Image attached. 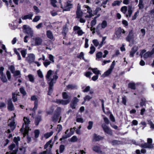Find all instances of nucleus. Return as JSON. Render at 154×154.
<instances>
[{"instance_id":"38","label":"nucleus","mask_w":154,"mask_h":154,"mask_svg":"<svg viewBox=\"0 0 154 154\" xmlns=\"http://www.w3.org/2000/svg\"><path fill=\"white\" fill-rule=\"evenodd\" d=\"M41 119L40 116L37 117L35 119V124L36 125H38L39 123V122L41 121Z\"/></svg>"},{"instance_id":"60","label":"nucleus","mask_w":154,"mask_h":154,"mask_svg":"<svg viewBox=\"0 0 154 154\" xmlns=\"http://www.w3.org/2000/svg\"><path fill=\"white\" fill-rule=\"evenodd\" d=\"M6 75L8 80L9 81H10L11 76L10 72L9 71H7Z\"/></svg>"},{"instance_id":"17","label":"nucleus","mask_w":154,"mask_h":154,"mask_svg":"<svg viewBox=\"0 0 154 154\" xmlns=\"http://www.w3.org/2000/svg\"><path fill=\"white\" fill-rule=\"evenodd\" d=\"M112 71V68H110L107 71L104 72V74L101 75V77L103 78L109 75Z\"/></svg>"},{"instance_id":"39","label":"nucleus","mask_w":154,"mask_h":154,"mask_svg":"<svg viewBox=\"0 0 154 154\" xmlns=\"http://www.w3.org/2000/svg\"><path fill=\"white\" fill-rule=\"evenodd\" d=\"M84 54L82 52H81L80 53L79 55L77 56V57L78 58L81 59L82 58L83 60H84Z\"/></svg>"},{"instance_id":"25","label":"nucleus","mask_w":154,"mask_h":154,"mask_svg":"<svg viewBox=\"0 0 154 154\" xmlns=\"http://www.w3.org/2000/svg\"><path fill=\"white\" fill-rule=\"evenodd\" d=\"M28 78L29 81L32 82H34V79L33 76L31 74L27 76L26 77V78L27 79V78Z\"/></svg>"},{"instance_id":"9","label":"nucleus","mask_w":154,"mask_h":154,"mask_svg":"<svg viewBox=\"0 0 154 154\" xmlns=\"http://www.w3.org/2000/svg\"><path fill=\"white\" fill-rule=\"evenodd\" d=\"M23 29L25 30L26 33L31 36H32L33 35V31L32 30L31 28L29 27H27L26 25H25L23 26Z\"/></svg>"},{"instance_id":"14","label":"nucleus","mask_w":154,"mask_h":154,"mask_svg":"<svg viewBox=\"0 0 154 154\" xmlns=\"http://www.w3.org/2000/svg\"><path fill=\"white\" fill-rule=\"evenodd\" d=\"M141 146L144 148H148L150 149H152L154 147V144H148L147 143H145L141 144Z\"/></svg>"},{"instance_id":"10","label":"nucleus","mask_w":154,"mask_h":154,"mask_svg":"<svg viewBox=\"0 0 154 154\" xmlns=\"http://www.w3.org/2000/svg\"><path fill=\"white\" fill-rule=\"evenodd\" d=\"M102 127L105 133L109 135L112 134L111 130L105 124H103Z\"/></svg>"},{"instance_id":"22","label":"nucleus","mask_w":154,"mask_h":154,"mask_svg":"<svg viewBox=\"0 0 154 154\" xmlns=\"http://www.w3.org/2000/svg\"><path fill=\"white\" fill-rule=\"evenodd\" d=\"M46 35L48 38L52 40L53 38V35L50 30H48L46 32Z\"/></svg>"},{"instance_id":"47","label":"nucleus","mask_w":154,"mask_h":154,"mask_svg":"<svg viewBox=\"0 0 154 154\" xmlns=\"http://www.w3.org/2000/svg\"><path fill=\"white\" fill-rule=\"evenodd\" d=\"M93 125V122L92 121H89L88 122V126L87 128L88 130H90L92 128Z\"/></svg>"},{"instance_id":"64","label":"nucleus","mask_w":154,"mask_h":154,"mask_svg":"<svg viewBox=\"0 0 154 154\" xmlns=\"http://www.w3.org/2000/svg\"><path fill=\"white\" fill-rule=\"evenodd\" d=\"M26 149L24 148H23L22 149H20V151L19 153L20 154H24L25 152Z\"/></svg>"},{"instance_id":"58","label":"nucleus","mask_w":154,"mask_h":154,"mask_svg":"<svg viewBox=\"0 0 154 154\" xmlns=\"http://www.w3.org/2000/svg\"><path fill=\"white\" fill-rule=\"evenodd\" d=\"M85 48H87L88 47V38L85 39Z\"/></svg>"},{"instance_id":"16","label":"nucleus","mask_w":154,"mask_h":154,"mask_svg":"<svg viewBox=\"0 0 154 154\" xmlns=\"http://www.w3.org/2000/svg\"><path fill=\"white\" fill-rule=\"evenodd\" d=\"M68 29L67 26V24H66L63 26V29L62 31V33L64 37H65L66 35V33L68 31Z\"/></svg>"},{"instance_id":"6","label":"nucleus","mask_w":154,"mask_h":154,"mask_svg":"<svg viewBox=\"0 0 154 154\" xmlns=\"http://www.w3.org/2000/svg\"><path fill=\"white\" fill-rule=\"evenodd\" d=\"M35 59V55L33 54H29L26 58V60L30 64L33 63Z\"/></svg>"},{"instance_id":"35","label":"nucleus","mask_w":154,"mask_h":154,"mask_svg":"<svg viewBox=\"0 0 154 154\" xmlns=\"http://www.w3.org/2000/svg\"><path fill=\"white\" fill-rule=\"evenodd\" d=\"M78 138L76 136H74L70 139V141L72 142H75L78 140Z\"/></svg>"},{"instance_id":"40","label":"nucleus","mask_w":154,"mask_h":154,"mask_svg":"<svg viewBox=\"0 0 154 154\" xmlns=\"http://www.w3.org/2000/svg\"><path fill=\"white\" fill-rule=\"evenodd\" d=\"M92 98L89 95H87L84 98V101L83 102L82 104L85 103L86 101H89Z\"/></svg>"},{"instance_id":"27","label":"nucleus","mask_w":154,"mask_h":154,"mask_svg":"<svg viewBox=\"0 0 154 154\" xmlns=\"http://www.w3.org/2000/svg\"><path fill=\"white\" fill-rule=\"evenodd\" d=\"M0 79L3 82H6L8 81V80L4 75H1L0 76Z\"/></svg>"},{"instance_id":"36","label":"nucleus","mask_w":154,"mask_h":154,"mask_svg":"<svg viewBox=\"0 0 154 154\" xmlns=\"http://www.w3.org/2000/svg\"><path fill=\"white\" fill-rule=\"evenodd\" d=\"M20 53H21L22 57L23 58H25L27 54L26 49L21 50V51H20Z\"/></svg>"},{"instance_id":"12","label":"nucleus","mask_w":154,"mask_h":154,"mask_svg":"<svg viewBox=\"0 0 154 154\" xmlns=\"http://www.w3.org/2000/svg\"><path fill=\"white\" fill-rule=\"evenodd\" d=\"M35 40V45L39 46L40 45L42 42V39L39 37H36L33 38Z\"/></svg>"},{"instance_id":"46","label":"nucleus","mask_w":154,"mask_h":154,"mask_svg":"<svg viewBox=\"0 0 154 154\" xmlns=\"http://www.w3.org/2000/svg\"><path fill=\"white\" fill-rule=\"evenodd\" d=\"M20 138L19 137H14V142L17 145L18 144V142L20 141Z\"/></svg>"},{"instance_id":"42","label":"nucleus","mask_w":154,"mask_h":154,"mask_svg":"<svg viewBox=\"0 0 154 154\" xmlns=\"http://www.w3.org/2000/svg\"><path fill=\"white\" fill-rule=\"evenodd\" d=\"M93 72L96 74L98 75L100 73V71L98 70L97 68H94L92 69Z\"/></svg>"},{"instance_id":"44","label":"nucleus","mask_w":154,"mask_h":154,"mask_svg":"<svg viewBox=\"0 0 154 154\" xmlns=\"http://www.w3.org/2000/svg\"><path fill=\"white\" fill-rule=\"evenodd\" d=\"M121 10L124 13H125L127 10V7L126 6H123L122 7Z\"/></svg>"},{"instance_id":"28","label":"nucleus","mask_w":154,"mask_h":154,"mask_svg":"<svg viewBox=\"0 0 154 154\" xmlns=\"http://www.w3.org/2000/svg\"><path fill=\"white\" fill-rule=\"evenodd\" d=\"M53 134V132H48L44 134V136L46 139H47L51 136Z\"/></svg>"},{"instance_id":"55","label":"nucleus","mask_w":154,"mask_h":154,"mask_svg":"<svg viewBox=\"0 0 154 154\" xmlns=\"http://www.w3.org/2000/svg\"><path fill=\"white\" fill-rule=\"evenodd\" d=\"M148 124L150 126V127L152 129H154V124L151 121L149 120L148 121Z\"/></svg>"},{"instance_id":"41","label":"nucleus","mask_w":154,"mask_h":154,"mask_svg":"<svg viewBox=\"0 0 154 154\" xmlns=\"http://www.w3.org/2000/svg\"><path fill=\"white\" fill-rule=\"evenodd\" d=\"M102 55V52L100 51L98 52L96 55V57L97 58L100 59V58Z\"/></svg>"},{"instance_id":"53","label":"nucleus","mask_w":154,"mask_h":154,"mask_svg":"<svg viewBox=\"0 0 154 154\" xmlns=\"http://www.w3.org/2000/svg\"><path fill=\"white\" fill-rule=\"evenodd\" d=\"M97 23L96 20L94 19L92 20L91 23V26L92 27H93Z\"/></svg>"},{"instance_id":"26","label":"nucleus","mask_w":154,"mask_h":154,"mask_svg":"<svg viewBox=\"0 0 154 154\" xmlns=\"http://www.w3.org/2000/svg\"><path fill=\"white\" fill-rule=\"evenodd\" d=\"M146 100L145 98H142L141 99V102L140 103V106L141 107L143 106H146Z\"/></svg>"},{"instance_id":"23","label":"nucleus","mask_w":154,"mask_h":154,"mask_svg":"<svg viewBox=\"0 0 154 154\" xmlns=\"http://www.w3.org/2000/svg\"><path fill=\"white\" fill-rule=\"evenodd\" d=\"M33 15V14H29L24 16L23 17H22V19L23 20H26L27 19H31Z\"/></svg>"},{"instance_id":"32","label":"nucleus","mask_w":154,"mask_h":154,"mask_svg":"<svg viewBox=\"0 0 154 154\" xmlns=\"http://www.w3.org/2000/svg\"><path fill=\"white\" fill-rule=\"evenodd\" d=\"M128 87L133 90L135 89V85L134 83H130L128 84Z\"/></svg>"},{"instance_id":"48","label":"nucleus","mask_w":154,"mask_h":154,"mask_svg":"<svg viewBox=\"0 0 154 154\" xmlns=\"http://www.w3.org/2000/svg\"><path fill=\"white\" fill-rule=\"evenodd\" d=\"M76 121L78 122L83 123L84 122L83 119L81 117H77Z\"/></svg>"},{"instance_id":"19","label":"nucleus","mask_w":154,"mask_h":154,"mask_svg":"<svg viewBox=\"0 0 154 154\" xmlns=\"http://www.w3.org/2000/svg\"><path fill=\"white\" fill-rule=\"evenodd\" d=\"M12 73L14 74V77H17L20 78L21 77L20 72L19 70L14 71L13 69L11 70Z\"/></svg>"},{"instance_id":"54","label":"nucleus","mask_w":154,"mask_h":154,"mask_svg":"<svg viewBox=\"0 0 154 154\" xmlns=\"http://www.w3.org/2000/svg\"><path fill=\"white\" fill-rule=\"evenodd\" d=\"M92 42H93V43L94 44V45L96 47L99 44V43L98 42L97 40V39L93 40L92 41Z\"/></svg>"},{"instance_id":"1","label":"nucleus","mask_w":154,"mask_h":154,"mask_svg":"<svg viewBox=\"0 0 154 154\" xmlns=\"http://www.w3.org/2000/svg\"><path fill=\"white\" fill-rule=\"evenodd\" d=\"M62 97L64 100H57L55 102L57 103L63 105H66L70 102L71 100L70 97L69 96L66 92L63 93Z\"/></svg>"},{"instance_id":"31","label":"nucleus","mask_w":154,"mask_h":154,"mask_svg":"<svg viewBox=\"0 0 154 154\" xmlns=\"http://www.w3.org/2000/svg\"><path fill=\"white\" fill-rule=\"evenodd\" d=\"M128 16L130 17L131 16V15L132 13L131 6L129 5L128 6Z\"/></svg>"},{"instance_id":"11","label":"nucleus","mask_w":154,"mask_h":154,"mask_svg":"<svg viewBox=\"0 0 154 154\" xmlns=\"http://www.w3.org/2000/svg\"><path fill=\"white\" fill-rule=\"evenodd\" d=\"M73 5L72 4L69 3L67 2L65 5H64V9H63V11H69L72 8Z\"/></svg>"},{"instance_id":"24","label":"nucleus","mask_w":154,"mask_h":154,"mask_svg":"<svg viewBox=\"0 0 154 154\" xmlns=\"http://www.w3.org/2000/svg\"><path fill=\"white\" fill-rule=\"evenodd\" d=\"M76 18H79L82 17L83 15V12L82 11H76Z\"/></svg>"},{"instance_id":"5","label":"nucleus","mask_w":154,"mask_h":154,"mask_svg":"<svg viewBox=\"0 0 154 154\" xmlns=\"http://www.w3.org/2000/svg\"><path fill=\"white\" fill-rule=\"evenodd\" d=\"M125 31L124 29H122L121 27H119L116 30L115 34L116 35V38L119 39H121L122 33L125 34Z\"/></svg>"},{"instance_id":"49","label":"nucleus","mask_w":154,"mask_h":154,"mask_svg":"<svg viewBox=\"0 0 154 154\" xmlns=\"http://www.w3.org/2000/svg\"><path fill=\"white\" fill-rule=\"evenodd\" d=\"M126 40L127 42H130L131 40H133V37L128 35L126 38Z\"/></svg>"},{"instance_id":"61","label":"nucleus","mask_w":154,"mask_h":154,"mask_svg":"<svg viewBox=\"0 0 154 154\" xmlns=\"http://www.w3.org/2000/svg\"><path fill=\"white\" fill-rule=\"evenodd\" d=\"M20 92L23 94V95H25L26 94V92L23 88H20Z\"/></svg>"},{"instance_id":"43","label":"nucleus","mask_w":154,"mask_h":154,"mask_svg":"<svg viewBox=\"0 0 154 154\" xmlns=\"http://www.w3.org/2000/svg\"><path fill=\"white\" fill-rule=\"evenodd\" d=\"M139 11L138 10L134 13V16L132 17V20H135L136 19L137 16V14H139Z\"/></svg>"},{"instance_id":"30","label":"nucleus","mask_w":154,"mask_h":154,"mask_svg":"<svg viewBox=\"0 0 154 154\" xmlns=\"http://www.w3.org/2000/svg\"><path fill=\"white\" fill-rule=\"evenodd\" d=\"M143 0H139V3L138 5V6L139 8L140 9H143L144 8V5L143 4Z\"/></svg>"},{"instance_id":"62","label":"nucleus","mask_w":154,"mask_h":154,"mask_svg":"<svg viewBox=\"0 0 154 154\" xmlns=\"http://www.w3.org/2000/svg\"><path fill=\"white\" fill-rule=\"evenodd\" d=\"M37 73L39 77L41 78H42L43 77V75L41 71L38 70L37 71Z\"/></svg>"},{"instance_id":"2","label":"nucleus","mask_w":154,"mask_h":154,"mask_svg":"<svg viewBox=\"0 0 154 154\" xmlns=\"http://www.w3.org/2000/svg\"><path fill=\"white\" fill-rule=\"evenodd\" d=\"M46 77L48 83L51 82L54 83H55L57 78L56 74L51 70L48 71Z\"/></svg>"},{"instance_id":"29","label":"nucleus","mask_w":154,"mask_h":154,"mask_svg":"<svg viewBox=\"0 0 154 154\" xmlns=\"http://www.w3.org/2000/svg\"><path fill=\"white\" fill-rule=\"evenodd\" d=\"M107 23L106 20H103L101 24V28L104 29L107 26Z\"/></svg>"},{"instance_id":"59","label":"nucleus","mask_w":154,"mask_h":154,"mask_svg":"<svg viewBox=\"0 0 154 154\" xmlns=\"http://www.w3.org/2000/svg\"><path fill=\"white\" fill-rule=\"evenodd\" d=\"M138 49V48L136 46H134L133 47L131 50V51L134 52L135 53L137 51Z\"/></svg>"},{"instance_id":"18","label":"nucleus","mask_w":154,"mask_h":154,"mask_svg":"<svg viewBox=\"0 0 154 154\" xmlns=\"http://www.w3.org/2000/svg\"><path fill=\"white\" fill-rule=\"evenodd\" d=\"M69 131V130H67L66 132H65V134L63 136L62 138L60 139V140H62L63 139H66L70 136H71L72 135V134H67V132Z\"/></svg>"},{"instance_id":"3","label":"nucleus","mask_w":154,"mask_h":154,"mask_svg":"<svg viewBox=\"0 0 154 154\" xmlns=\"http://www.w3.org/2000/svg\"><path fill=\"white\" fill-rule=\"evenodd\" d=\"M23 120L26 125L25 126L24 124H23L22 128L20 129V131L24 130V135H26L29 129V127L27 125L29 123L30 121L29 118L26 117H24Z\"/></svg>"},{"instance_id":"15","label":"nucleus","mask_w":154,"mask_h":154,"mask_svg":"<svg viewBox=\"0 0 154 154\" xmlns=\"http://www.w3.org/2000/svg\"><path fill=\"white\" fill-rule=\"evenodd\" d=\"M84 7L87 8V12L89 13V15L87 16V17H88L89 18L91 17L93 15L92 14V10L90 8L89 6L86 5H84L83 6Z\"/></svg>"},{"instance_id":"33","label":"nucleus","mask_w":154,"mask_h":154,"mask_svg":"<svg viewBox=\"0 0 154 154\" xmlns=\"http://www.w3.org/2000/svg\"><path fill=\"white\" fill-rule=\"evenodd\" d=\"M90 51H89V53L91 54H93L95 51V47L92 45H91L90 47Z\"/></svg>"},{"instance_id":"21","label":"nucleus","mask_w":154,"mask_h":154,"mask_svg":"<svg viewBox=\"0 0 154 154\" xmlns=\"http://www.w3.org/2000/svg\"><path fill=\"white\" fill-rule=\"evenodd\" d=\"M92 149L94 151L97 152L99 153L101 152L100 147L97 145H95L92 147Z\"/></svg>"},{"instance_id":"20","label":"nucleus","mask_w":154,"mask_h":154,"mask_svg":"<svg viewBox=\"0 0 154 154\" xmlns=\"http://www.w3.org/2000/svg\"><path fill=\"white\" fill-rule=\"evenodd\" d=\"M49 85V89L48 94V95H50L52 92V87L54 83L48 82Z\"/></svg>"},{"instance_id":"50","label":"nucleus","mask_w":154,"mask_h":154,"mask_svg":"<svg viewBox=\"0 0 154 154\" xmlns=\"http://www.w3.org/2000/svg\"><path fill=\"white\" fill-rule=\"evenodd\" d=\"M35 136V138L38 137L39 134V131L38 130H36L34 131Z\"/></svg>"},{"instance_id":"63","label":"nucleus","mask_w":154,"mask_h":154,"mask_svg":"<svg viewBox=\"0 0 154 154\" xmlns=\"http://www.w3.org/2000/svg\"><path fill=\"white\" fill-rule=\"evenodd\" d=\"M77 34L79 36H80L82 35L84 33V32H83L82 30L80 29L77 32Z\"/></svg>"},{"instance_id":"37","label":"nucleus","mask_w":154,"mask_h":154,"mask_svg":"<svg viewBox=\"0 0 154 154\" xmlns=\"http://www.w3.org/2000/svg\"><path fill=\"white\" fill-rule=\"evenodd\" d=\"M51 63V61L48 60H46L43 62V64L45 67H47Z\"/></svg>"},{"instance_id":"52","label":"nucleus","mask_w":154,"mask_h":154,"mask_svg":"<svg viewBox=\"0 0 154 154\" xmlns=\"http://www.w3.org/2000/svg\"><path fill=\"white\" fill-rule=\"evenodd\" d=\"M40 19V17L38 16H36L33 20V22H37Z\"/></svg>"},{"instance_id":"34","label":"nucleus","mask_w":154,"mask_h":154,"mask_svg":"<svg viewBox=\"0 0 154 154\" xmlns=\"http://www.w3.org/2000/svg\"><path fill=\"white\" fill-rule=\"evenodd\" d=\"M122 2V1H114L113 2L112 4V6H115L116 5H120V3Z\"/></svg>"},{"instance_id":"51","label":"nucleus","mask_w":154,"mask_h":154,"mask_svg":"<svg viewBox=\"0 0 154 154\" xmlns=\"http://www.w3.org/2000/svg\"><path fill=\"white\" fill-rule=\"evenodd\" d=\"M51 5L54 7H56L57 5L55 3H57V1L56 0H51Z\"/></svg>"},{"instance_id":"8","label":"nucleus","mask_w":154,"mask_h":154,"mask_svg":"<svg viewBox=\"0 0 154 154\" xmlns=\"http://www.w3.org/2000/svg\"><path fill=\"white\" fill-rule=\"evenodd\" d=\"M79 99H77V97H74L71 102L70 104V107L73 109H75L77 103L79 101Z\"/></svg>"},{"instance_id":"4","label":"nucleus","mask_w":154,"mask_h":154,"mask_svg":"<svg viewBox=\"0 0 154 154\" xmlns=\"http://www.w3.org/2000/svg\"><path fill=\"white\" fill-rule=\"evenodd\" d=\"M16 115L15 113H14V116H12L9 121V124L8 126L12 131H13L15 129L16 126L14 119Z\"/></svg>"},{"instance_id":"57","label":"nucleus","mask_w":154,"mask_h":154,"mask_svg":"<svg viewBox=\"0 0 154 154\" xmlns=\"http://www.w3.org/2000/svg\"><path fill=\"white\" fill-rule=\"evenodd\" d=\"M51 142V140H50L44 146V148L46 149L47 148L48 146L50 145V147H51V145H50V143Z\"/></svg>"},{"instance_id":"56","label":"nucleus","mask_w":154,"mask_h":154,"mask_svg":"<svg viewBox=\"0 0 154 154\" xmlns=\"http://www.w3.org/2000/svg\"><path fill=\"white\" fill-rule=\"evenodd\" d=\"M95 140L96 141H99L103 139V137L100 136H96L94 138Z\"/></svg>"},{"instance_id":"13","label":"nucleus","mask_w":154,"mask_h":154,"mask_svg":"<svg viewBox=\"0 0 154 154\" xmlns=\"http://www.w3.org/2000/svg\"><path fill=\"white\" fill-rule=\"evenodd\" d=\"M8 109L10 111L14 110V108L11 100H9L8 103Z\"/></svg>"},{"instance_id":"7","label":"nucleus","mask_w":154,"mask_h":154,"mask_svg":"<svg viewBox=\"0 0 154 154\" xmlns=\"http://www.w3.org/2000/svg\"><path fill=\"white\" fill-rule=\"evenodd\" d=\"M31 100L35 101L34 103V107L32 109L34 111H35L37 108L38 97L36 96H32L31 97Z\"/></svg>"},{"instance_id":"45","label":"nucleus","mask_w":154,"mask_h":154,"mask_svg":"<svg viewBox=\"0 0 154 154\" xmlns=\"http://www.w3.org/2000/svg\"><path fill=\"white\" fill-rule=\"evenodd\" d=\"M151 56L150 55L149 51H148L145 53L143 55V57L144 59H146L149 57H150Z\"/></svg>"}]
</instances>
